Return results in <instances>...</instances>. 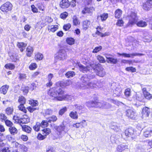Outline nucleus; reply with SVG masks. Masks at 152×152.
I'll return each instance as SVG.
<instances>
[{"instance_id": "nucleus-1", "label": "nucleus", "mask_w": 152, "mask_h": 152, "mask_svg": "<svg viewBox=\"0 0 152 152\" xmlns=\"http://www.w3.org/2000/svg\"><path fill=\"white\" fill-rule=\"evenodd\" d=\"M77 64L80 70L83 73L95 72L97 75L101 77H104L105 75L104 69L100 65L92 64L85 66L80 63H77Z\"/></svg>"}, {"instance_id": "nucleus-2", "label": "nucleus", "mask_w": 152, "mask_h": 152, "mask_svg": "<svg viewBox=\"0 0 152 152\" xmlns=\"http://www.w3.org/2000/svg\"><path fill=\"white\" fill-rule=\"evenodd\" d=\"M54 129L56 131V134L58 135V138H59L62 137L69 130V129L63 124L59 126H55Z\"/></svg>"}, {"instance_id": "nucleus-3", "label": "nucleus", "mask_w": 152, "mask_h": 152, "mask_svg": "<svg viewBox=\"0 0 152 152\" xmlns=\"http://www.w3.org/2000/svg\"><path fill=\"white\" fill-rule=\"evenodd\" d=\"M95 77L94 74L86 75L85 74L82 76L80 79L82 82L80 85L81 87H85L87 83L91 80L94 79Z\"/></svg>"}, {"instance_id": "nucleus-4", "label": "nucleus", "mask_w": 152, "mask_h": 152, "mask_svg": "<svg viewBox=\"0 0 152 152\" xmlns=\"http://www.w3.org/2000/svg\"><path fill=\"white\" fill-rule=\"evenodd\" d=\"M56 92L58 95V96H61L63 97L64 99V100H71V96L68 95H66L64 96L63 94H64V91L63 90V88L61 87H58L56 88Z\"/></svg>"}, {"instance_id": "nucleus-5", "label": "nucleus", "mask_w": 152, "mask_h": 152, "mask_svg": "<svg viewBox=\"0 0 152 152\" xmlns=\"http://www.w3.org/2000/svg\"><path fill=\"white\" fill-rule=\"evenodd\" d=\"M50 95L53 98L52 99L56 101H62L64 100V98L61 96H58L56 92V89H52L50 90Z\"/></svg>"}, {"instance_id": "nucleus-6", "label": "nucleus", "mask_w": 152, "mask_h": 152, "mask_svg": "<svg viewBox=\"0 0 152 152\" xmlns=\"http://www.w3.org/2000/svg\"><path fill=\"white\" fill-rule=\"evenodd\" d=\"M125 134L127 138L130 137L132 140L135 138L134 129L132 127L128 128L126 129L125 132Z\"/></svg>"}, {"instance_id": "nucleus-7", "label": "nucleus", "mask_w": 152, "mask_h": 152, "mask_svg": "<svg viewBox=\"0 0 152 152\" xmlns=\"http://www.w3.org/2000/svg\"><path fill=\"white\" fill-rule=\"evenodd\" d=\"M12 7V4L10 2H7L1 6L0 9L3 12H8L11 10Z\"/></svg>"}, {"instance_id": "nucleus-8", "label": "nucleus", "mask_w": 152, "mask_h": 152, "mask_svg": "<svg viewBox=\"0 0 152 152\" xmlns=\"http://www.w3.org/2000/svg\"><path fill=\"white\" fill-rule=\"evenodd\" d=\"M66 54L65 50H59L58 54L55 58L59 60H61L66 59Z\"/></svg>"}, {"instance_id": "nucleus-9", "label": "nucleus", "mask_w": 152, "mask_h": 152, "mask_svg": "<svg viewBox=\"0 0 152 152\" xmlns=\"http://www.w3.org/2000/svg\"><path fill=\"white\" fill-rule=\"evenodd\" d=\"M129 18V22L128 23L132 25L135 23L137 19L136 14L134 12H131Z\"/></svg>"}, {"instance_id": "nucleus-10", "label": "nucleus", "mask_w": 152, "mask_h": 152, "mask_svg": "<svg viewBox=\"0 0 152 152\" xmlns=\"http://www.w3.org/2000/svg\"><path fill=\"white\" fill-rule=\"evenodd\" d=\"M126 115L129 118L134 119L136 116V112L135 110L132 109H128L126 111Z\"/></svg>"}, {"instance_id": "nucleus-11", "label": "nucleus", "mask_w": 152, "mask_h": 152, "mask_svg": "<svg viewBox=\"0 0 152 152\" xmlns=\"http://www.w3.org/2000/svg\"><path fill=\"white\" fill-rule=\"evenodd\" d=\"M94 10V9L92 6H90L89 7L88 5L87 6H86L85 7L82 12L83 14L88 13L91 15L92 14L93 11Z\"/></svg>"}, {"instance_id": "nucleus-12", "label": "nucleus", "mask_w": 152, "mask_h": 152, "mask_svg": "<svg viewBox=\"0 0 152 152\" xmlns=\"http://www.w3.org/2000/svg\"><path fill=\"white\" fill-rule=\"evenodd\" d=\"M112 56L111 55H106L105 56L107 58L106 61L109 63L115 64L118 62V60L117 58H113Z\"/></svg>"}, {"instance_id": "nucleus-13", "label": "nucleus", "mask_w": 152, "mask_h": 152, "mask_svg": "<svg viewBox=\"0 0 152 152\" xmlns=\"http://www.w3.org/2000/svg\"><path fill=\"white\" fill-rule=\"evenodd\" d=\"M142 109L141 113L142 115L143 118H145L148 116L149 115L150 113V110L149 108L147 107H143Z\"/></svg>"}, {"instance_id": "nucleus-14", "label": "nucleus", "mask_w": 152, "mask_h": 152, "mask_svg": "<svg viewBox=\"0 0 152 152\" xmlns=\"http://www.w3.org/2000/svg\"><path fill=\"white\" fill-rule=\"evenodd\" d=\"M118 54L120 56H123L125 57L129 58L131 56H141L144 55V54L142 53H133L131 54H127L125 53H118Z\"/></svg>"}, {"instance_id": "nucleus-15", "label": "nucleus", "mask_w": 152, "mask_h": 152, "mask_svg": "<svg viewBox=\"0 0 152 152\" xmlns=\"http://www.w3.org/2000/svg\"><path fill=\"white\" fill-rule=\"evenodd\" d=\"M91 80L90 81H89L87 83V84L86 85L85 87V88H94L95 87V86L96 85L97 81L96 80Z\"/></svg>"}, {"instance_id": "nucleus-16", "label": "nucleus", "mask_w": 152, "mask_h": 152, "mask_svg": "<svg viewBox=\"0 0 152 152\" xmlns=\"http://www.w3.org/2000/svg\"><path fill=\"white\" fill-rule=\"evenodd\" d=\"M59 5L61 8H65L68 7L70 4L68 0H62L60 1Z\"/></svg>"}, {"instance_id": "nucleus-17", "label": "nucleus", "mask_w": 152, "mask_h": 152, "mask_svg": "<svg viewBox=\"0 0 152 152\" xmlns=\"http://www.w3.org/2000/svg\"><path fill=\"white\" fill-rule=\"evenodd\" d=\"M152 6V0H147L143 5V8L145 10H148Z\"/></svg>"}, {"instance_id": "nucleus-18", "label": "nucleus", "mask_w": 152, "mask_h": 152, "mask_svg": "<svg viewBox=\"0 0 152 152\" xmlns=\"http://www.w3.org/2000/svg\"><path fill=\"white\" fill-rule=\"evenodd\" d=\"M122 88L120 87H117L115 90L113 91V96L114 97L120 96L122 94Z\"/></svg>"}, {"instance_id": "nucleus-19", "label": "nucleus", "mask_w": 152, "mask_h": 152, "mask_svg": "<svg viewBox=\"0 0 152 152\" xmlns=\"http://www.w3.org/2000/svg\"><path fill=\"white\" fill-rule=\"evenodd\" d=\"M128 146L124 144L118 145L117 148V152H122L125 149L127 148Z\"/></svg>"}, {"instance_id": "nucleus-20", "label": "nucleus", "mask_w": 152, "mask_h": 152, "mask_svg": "<svg viewBox=\"0 0 152 152\" xmlns=\"http://www.w3.org/2000/svg\"><path fill=\"white\" fill-rule=\"evenodd\" d=\"M17 46L20 49L21 52H23L25 50V47L27 45V44L23 42H18Z\"/></svg>"}, {"instance_id": "nucleus-21", "label": "nucleus", "mask_w": 152, "mask_h": 152, "mask_svg": "<svg viewBox=\"0 0 152 152\" xmlns=\"http://www.w3.org/2000/svg\"><path fill=\"white\" fill-rule=\"evenodd\" d=\"M9 86L7 85H5L2 86L0 88V92L1 93L4 94H5L8 90Z\"/></svg>"}, {"instance_id": "nucleus-22", "label": "nucleus", "mask_w": 152, "mask_h": 152, "mask_svg": "<svg viewBox=\"0 0 152 152\" xmlns=\"http://www.w3.org/2000/svg\"><path fill=\"white\" fill-rule=\"evenodd\" d=\"M90 24V22L89 20H86L84 21L83 23V29L85 30H86Z\"/></svg>"}, {"instance_id": "nucleus-23", "label": "nucleus", "mask_w": 152, "mask_h": 152, "mask_svg": "<svg viewBox=\"0 0 152 152\" xmlns=\"http://www.w3.org/2000/svg\"><path fill=\"white\" fill-rule=\"evenodd\" d=\"M9 131L11 134L13 135L17 134L18 132V130L13 126L10 127L9 128Z\"/></svg>"}, {"instance_id": "nucleus-24", "label": "nucleus", "mask_w": 152, "mask_h": 152, "mask_svg": "<svg viewBox=\"0 0 152 152\" xmlns=\"http://www.w3.org/2000/svg\"><path fill=\"white\" fill-rule=\"evenodd\" d=\"M99 17L101 18V21H105L108 17V14L107 13H104L101 15L99 16V15L97 16V19H98Z\"/></svg>"}, {"instance_id": "nucleus-25", "label": "nucleus", "mask_w": 152, "mask_h": 152, "mask_svg": "<svg viewBox=\"0 0 152 152\" xmlns=\"http://www.w3.org/2000/svg\"><path fill=\"white\" fill-rule=\"evenodd\" d=\"M122 11L120 9H118L115 12V16L116 18H120L122 15Z\"/></svg>"}, {"instance_id": "nucleus-26", "label": "nucleus", "mask_w": 152, "mask_h": 152, "mask_svg": "<svg viewBox=\"0 0 152 152\" xmlns=\"http://www.w3.org/2000/svg\"><path fill=\"white\" fill-rule=\"evenodd\" d=\"M143 135L146 137H150L152 135V130L150 129L147 130L144 132Z\"/></svg>"}, {"instance_id": "nucleus-27", "label": "nucleus", "mask_w": 152, "mask_h": 152, "mask_svg": "<svg viewBox=\"0 0 152 152\" xmlns=\"http://www.w3.org/2000/svg\"><path fill=\"white\" fill-rule=\"evenodd\" d=\"M53 112V110L50 109H47L44 110L43 114L45 116L47 115H50L52 114Z\"/></svg>"}, {"instance_id": "nucleus-28", "label": "nucleus", "mask_w": 152, "mask_h": 152, "mask_svg": "<svg viewBox=\"0 0 152 152\" xmlns=\"http://www.w3.org/2000/svg\"><path fill=\"white\" fill-rule=\"evenodd\" d=\"M69 115L72 118L77 119L78 118V115L77 112L72 111L69 113Z\"/></svg>"}, {"instance_id": "nucleus-29", "label": "nucleus", "mask_w": 152, "mask_h": 152, "mask_svg": "<svg viewBox=\"0 0 152 152\" xmlns=\"http://www.w3.org/2000/svg\"><path fill=\"white\" fill-rule=\"evenodd\" d=\"M27 53L26 55L28 56H31V54L32 53L33 50L31 46H28L26 49Z\"/></svg>"}, {"instance_id": "nucleus-30", "label": "nucleus", "mask_w": 152, "mask_h": 152, "mask_svg": "<svg viewBox=\"0 0 152 152\" xmlns=\"http://www.w3.org/2000/svg\"><path fill=\"white\" fill-rule=\"evenodd\" d=\"M95 101H89L86 102V105L88 108L95 107Z\"/></svg>"}, {"instance_id": "nucleus-31", "label": "nucleus", "mask_w": 152, "mask_h": 152, "mask_svg": "<svg viewBox=\"0 0 152 152\" xmlns=\"http://www.w3.org/2000/svg\"><path fill=\"white\" fill-rule=\"evenodd\" d=\"M66 42L68 44L72 45L75 43V40L72 38L68 37L66 39Z\"/></svg>"}, {"instance_id": "nucleus-32", "label": "nucleus", "mask_w": 152, "mask_h": 152, "mask_svg": "<svg viewBox=\"0 0 152 152\" xmlns=\"http://www.w3.org/2000/svg\"><path fill=\"white\" fill-rule=\"evenodd\" d=\"M137 25L139 27H146L147 24L145 22L140 20L137 23Z\"/></svg>"}, {"instance_id": "nucleus-33", "label": "nucleus", "mask_w": 152, "mask_h": 152, "mask_svg": "<svg viewBox=\"0 0 152 152\" xmlns=\"http://www.w3.org/2000/svg\"><path fill=\"white\" fill-rule=\"evenodd\" d=\"M22 129L23 131L29 133L31 132V128L28 126L25 125L23 126Z\"/></svg>"}, {"instance_id": "nucleus-34", "label": "nucleus", "mask_w": 152, "mask_h": 152, "mask_svg": "<svg viewBox=\"0 0 152 152\" xmlns=\"http://www.w3.org/2000/svg\"><path fill=\"white\" fill-rule=\"evenodd\" d=\"M75 75V73L73 71H68L65 74L66 77L67 78H70L73 77Z\"/></svg>"}, {"instance_id": "nucleus-35", "label": "nucleus", "mask_w": 152, "mask_h": 152, "mask_svg": "<svg viewBox=\"0 0 152 152\" xmlns=\"http://www.w3.org/2000/svg\"><path fill=\"white\" fill-rule=\"evenodd\" d=\"M95 107L102 108L103 105L104 104V101H102L100 102H97L96 101H95Z\"/></svg>"}, {"instance_id": "nucleus-36", "label": "nucleus", "mask_w": 152, "mask_h": 152, "mask_svg": "<svg viewBox=\"0 0 152 152\" xmlns=\"http://www.w3.org/2000/svg\"><path fill=\"white\" fill-rule=\"evenodd\" d=\"M43 58V55L40 53H37L35 56V59L37 60H41Z\"/></svg>"}, {"instance_id": "nucleus-37", "label": "nucleus", "mask_w": 152, "mask_h": 152, "mask_svg": "<svg viewBox=\"0 0 152 152\" xmlns=\"http://www.w3.org/2000/svg\"><path fill=\"white\" fill-rule=\"evenodd\" d=\"M86 121L84 120H83L80 123H76V124H73V126L74 127H76L77 128H78L81 125H82V124L85 123V125H86Z\"/></svg>"}, {"instance_id": "nucleus-38", "label": "nucleus", "mask_w": 152, "mask_h": 152, "mask_svg": "<svg viewBox=\"0 0 152 152\" xmlns=\"http://www.w3.org/2000/svg\"><path fill=\"white\" fill-rule=\"evenodd\" d=\"M40 127H41L40 123L39 122H37L36 125L34 126L33 128L35 131L38 132L40 129Z\"/></svg>"}, {"instance_id": "nucleus-39", "label": "nucleus", "mask_w": 152, "mask_h": 152, "mask_svg": "<svg viewBox=\"0 0 152 152\" xmlns=\"http://www.w3.org/2000/svg\"><path fill=\"white\" fill-rule=\"evenodd\" d=\"M67 110V108L65 107L61 109L58 112V114L60 115H63L65 112H66Z\"/></svg>"}, {"instance_id": "nucleus-40", "label": "nucleus", "mask_w": 152, "mask_h": 152, "mask_svg": "<svg viewBox=\"0 0 152 152\" xmlns=\"http://www.w3.org/2000/svg\"><path fill=\"white\" fill-rule=\"evenodd\" d=\"M4 67L6 69H9L11 70L14 69L15 67L14 65L11 63L6 64Z\"/></svg>"}, {"instance_id": "nucleus-41", "label": "nucleus", "mask_w": 152, "mask_h": 152, "mask_svg": "<svg viewBox=\"0 0 152 152\" xmlns=\"http://www.w3.org/2000/svg\"><path fill=\"white\" fill-rule=\"evenodd\" d=\"M42 130L43 132L42 133L46 136L49 134L50 132V129L49 128H45L42 129Z\"/></svg>"}, {"instance_id": "nucleus-42", "label": "nucleus", "mask_w": 152, "mask_h": 152, "mask_svg": "<svg viewBox=\"0 0 152 152\" xmlns=\"http://www.w3.org/2000/svg\"><path fill=\"white\" fill-rule=\"evenodd\" d=\"M144 95L145 98L147 99H150L152 98V95L148 92H144Z\"/></svg>"}, {"instance_id": "nucleus-43", "label": "nucleus", "mask_w": 152, "mask_h": 152, "mask_svg": "<svg viewBox=\"0 0 152 152\" xmlns=\"http://www.w3.org/2000/svg\"><path fill=\"white\" fill-rule=\"evenodd\" d=\"M29 104L33 107L37 106L38 105V102L37 100H31L29 101Z\"/></svg>"}, {"instance_id": "nucleus-44", "label": "nucleus", "mask_w": 152, "mask_h": 152, "mask_svg": "<svg viewBox=\"0 0 152 152\" xmlns=\"http://www.w3.org/2000/svg\"><path fill=\"white\" fill-rule=\"evenodd\" d=\"M75 106L77 109L78 110H82V111H83V112H82V113H83L84 111H85V110H86L84 106L83 105H76Z\"/></svg>"}, {"instance_id": "nucleus-45", "label": "nucleus", "mask_w": 152, "mask_h": 152, "mask_svg": "<svg viewBox=\"0 0 152 152\" xmlns=\"http://www.w3.org/2000/svg\"><path fill=\"white\" fill-rule=\"evenodd\" d=\"M48 121H43L40 123V126L42 128L47 127L48 125Z\"/></svg>"}, {"instance_id": "nucleus-46", "label": "nucleus", "mask_w": 152, "mask_h": 152, "mask_svg": "<svg viewBox=\"0 0 152 152\" xmlns=\"http://www.w3.org/2000/svg\"><path fill=\"white\" fill-rule=\"evenodd\" d=\"M73 23L74 25L75 26H77V25L80 23L79 20L77 18L76 16H74L73 18Z\"/></svg>"}, {"instance_id": "nucleus-47", "label": "nucleus", "mask_w": 152, "mask_h": 152, "mask_svg": "<svg viewBox=\"0 0 152 152\" xmlns=\"http://www.w3.org/2000/svg\"><path fill=\"white\" fill-rule=\"evenodd\" d=\"M48 122H51V121L55 122L56 121L57 119V117L55 115H53L49 118Z\"/></svg>"}, {"instance_id": "nucleus-48", "label": "nucleus", "mask_w": 152, "mask_h": 152, "mask_svg": "<svg viewBox=\"0 0 152 152\" xmlns=\"http://www.w3.org/2000/svg\"><path fill=\"white\" fill-rule=\"evenodd\" d=\"M124 94L127 97H129L131 95V89L129 88L126 89L125 90Z\"/></svg>"}, {"instance_id": "nucleus-49", "label": "nucleus", "mask_w": 152, "mask_h": 152, "mask_svg": "<svg viewBox=\"0 0 152 152\" xmlns=\"http://www.w3.org/2000/svg\"><path fill=\"white\" fill-rule=\"evenodd\" d=\"M7 117L5 114L1 113L0 114V120L2 122L7 120Z\"/></svg>"}, {"instance_id": "nucleus-50", "label": "nucleus", "mask_w": 152, "mask_h": 152, "mask_svg": "<svg viewBox=\"0 0 152 152\" xmlns=\"http://www.w3.org/2000/svg\"><path fill=\"white\" fill-rule=\"evenodd\" d=\"M102 47L101 46H100L98 47H97L95 48L92 51L93 53H97L99 51H100L102 49Z\"/></svg>"}, {"instance_id": "nucleus-51", "label": "nucleus", "mask_w": 152, "mask_h": 152, "mask_svg": "<svg viewBox=\"0 0 152 152\" xmlns=\"http://www.w3.org/2000/svg\"><path fill=\"white\" fill-rule=\"evenodd\" d=\"M18 101L21 104H24L25 103L26 99L24 97L22 96L19 97L18 99Z\"/></svg>"}, {"instance_id": "nucleus-52", "label": "nucleus", "mask_w": 152, "mask_h": 152, "mask_svg": "<svg viewBox=\"0 0 152 152\" xmlns=\"http://www.w3.org/2000/svg\"><path fill=\"white\" fill-rule=\"evenodd\" d=\"M18 108L20 110L23 111L25 113H26V109L25 107L24 106V104H20L18 106Z\"/></svg>"}, {"instance_id": "nucleus-53", "label": "nucleus", "mask_w": 152, "mask_h": 152, "mask_svg": "<svg viewBox=\"0 0 152 152\" xmlns=\"http://www.w3.org/2000/svg\"><path fill=\"white\" fill-rule=\"evenodd\" d=\"M71 25L69 23L65 24L63 26V29L65 31H68L71 28Z\"/></svg>"}, {"instance_id": "nucleus-54", "label": "nucleus", "mask_w": 152, "mask_h": 152, "mask_svg": "<svg viewBox=\"0 0 152 152\" xmlns=\"http://www.w3.org/2000/svg\"><path fill=\"white\" fill-rule=\"evenodd\" d=\"M97 59L100 62L102 63H104L105 61L104 57L101 56H97Z\"/></svg>"}, {"instance_id": "nucleus-55", "label": "nucleus", "mask_w": 152, "mask_h": 152, "mask_svg": "<svg viewBox=\"0 0 152 152\" xmlns=\"http://www.w3.org/2000/svg\"><path fill=\"white\" fill-rule=\"evenodd\" d=\"M126 70L128 71H130L132 72H135L136 71V69L135 68H134L132 67H126Z\"/></svg>"}, {"instance_id": "nucleus-56", "label": "nucleus", "mask_w": 152, "mask_h": 152, "mask_svg": "<svg viewBox=\"0 0 152 152\" xmlns=\"http://www.w3.org/2000/svg\"><path fill=\"white\" fill-rule=\"evenodd\" d=\"M111 106V104H110L104 102V104L103 105L102 108L108 109L110 108Z\"/></svg>"}, {"instance_id": "nucleus-57", "label": "nucleus", "mask_w": 152, "mask_h": 152, "mask_svg": "<svg viewBox=\"0 0 152 152\" xmlns=\"http://www.w3.org/2000/svg\"><path fill=\"white\" fill-rule=\"evenodd\" d=\"M6 125L8 127H12L13 126V124L10 121L7 120L5 121Z\"/></svg>"}, {"instance_id": "nucleus-58", "label": "nucleus", "mask_w": 152, "mask_h": 152, "mask_svg": "<svg viewBox=\"0 0 152 152\" xmlns=\"http://www.w3.org/2000/svg\"><path fill=\"white\" fill-rule=\"evenodd\" d=\"M37 67V65L35 63L31 64L29 66V68L30 69L33 70L35 69Z\"/></svg>"}, {"instance_id": "nucleus-59", "label": "nucleus", "mask_w": 152, "mask_h": 152, "mask_svg": "<svg viewBox=\"0 0 152 152\" xmlns=\"http://www.w3.org/2000/svg\"><path fill=\"white\" fill-rule=\"evenodd\" d=\"M68 16V13L66 12H64L61 14L60 16L61 18L64 19Z\"/></svg>"}, {"instance_id": "nucleus-60", "label": "nucleus", "mask_w": 152, "mask_h": 152, "mask_svg": "<svg viewBox=\"0 0 152 152\" xmlns=\"http://www.w3.org/2000/svg\"><path fill=\"white\" fill-rule=\"evenodd\" d=\"M31 8L32 11L34 13H37L38 12L37 9L35 7L34 5H32L31 6Z\"/></svg>"}, {"instance_id": "nucleus-61", "label": "nucleus", "mask_w": 152, "mask_h": 152, "mask_svg": "<svg viewBox=\"0 0 152 152\" xmlns=\"http://www.w3.org/2000/svg\"><path fill=\"white\" fill-rule=\"evenodd\" d=\"M6 113L8 115H9L12 113V109L10 108H7L6 109Z\"/></svg>"}, {"instance_id": "nucleus-62", "label": "nucleus", "mask_w": 152, "mask_h": 152, "mask_svg": "<svg viewBox=\"0 0 152 152\" xmlns=\"http://www.w3.org/2000/svg\"><path fill=\"white\" fill-rule=\"evenodd\" d=\"M124 24V22L122 20H118L116 25L117 26H123Z\"/></svg>"}, {"instance_id": "nucleus-63", "label": "nucleus", "mask_w": 152, "mask_h": 152, "mask_svg": "<svg viewBox=\"0 0 152 152\" xmlns=\"http://www.w3.org/2000/svg\"><path fill=\"white\" fill-rule=\"evenodd\" d=\"M46 136L44 135H42L41 134H39L37 136V138L39 140H43L45 139Z\"/></svg>"}, {"instance_id": "nucleus-64", "label": "nucleus", "mask_w": 152, "mask_h": 152, "mask_svg": "<svg viewBox=\"0 0 152 152\" xmlns=\"http://www.w3.org/2000/svg\"><path fill=\"white\" fill-rule=\"evenodd\" d=\"M58 28L57 26H51L50 29L51 31L54 32L56 31L57 29Z\"/></svg>"}]
</instances>
